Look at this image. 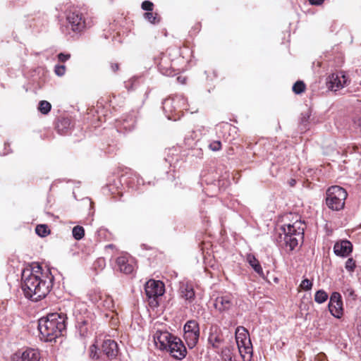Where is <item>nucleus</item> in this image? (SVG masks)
Instances as JSON below:
<instances>
[{"instance_id": "obj_10", "label": "nucleus", "mask_w": 361, "mask_h": 361, "mask_svg": "<svg viewBox=\"0 0 361 361\" xmlns=\"http://www.w3.org/2000/svg\"><path fill=\"white\" fill-rule=\"evenodd\" d=\"M166 350L170 353L173 357L177 360L183 359L187 353L186 348L183 342L177 337H175V338L171 341V343L167 348Z\"/></svg>"}, {"instance_id": "obj_6", "label": "nucleus", "mask_w": 361, "mask_h": 361, "mask_svg": "<svg viewBox=\"0 0 361 361\" xmlns=\"http://www.w3.org/2000/svg\"><path fill=\"white\" fill-rule=\"evenodd\" d=\"M184 338L190 348L197 344L200 337L199 324L195 320H189L184 325Z\"/></svg>"}, {"instance_id": "obj_16", "label": "nucleus", "mask_w": 361, "mask_h": 361, "mask_svg": "<svg viewBox=\"0 0 361 361\" xmlns=\"http://www.w3.org/2000/svg\"><path fill=\"white\" fill-rule=\"evenodd\" d=\"M116 263L119 269L124 274H129L134 271V265L132 259L126 256H121L117 258Z\"/></svg>"}, {"instance_id": "obj_29", "label": "nucleus", "mask_w": 361, "mask_h": 361, "mask_svg": "<svg viewBox=\"0 0 361 361\" xmlns=\"http://www.w3.org/2000/svg\"><path fill=\"white\" fill-rule=\"evenodd\" d=\"M300 287L304 290H310L312 287V283L309 279H305L302 281Z\"/></svg>"}, {"instance_id": "obj_17", "label": "nucleus", "mask_w": 361, "mask_h": 361, "mask_svg": "<svg viewBox=\"0 0 361 361\" xmlns=\"http://www.w3.org/2000/svg\"><path fill=\"white\" fill-rule=\"evenodd\" d=\"M102 351L110 359L115 357L118 354L117 343L113 340H106L102 344Z\"/></svg>"}, {"instance_id": "obj_30", "label": "nucleus", "mask_w": 361, "mask_h": 361, "mask_svg": "<svg viewBox=\"0 0 361 361\" xmlns=\"http://www.w3.org/2000/svg\"><path fill=\"white\" fill-rule=\"evenodd\" d=\"M345 269L349 271H353L355 268V262L353 258H348L345 262Z\"/></svg>"}, {"instance_id": "obj_34", "label": "nucleus", "mask_w": 361, "mask_h": 361, "mask_svg": "<svg viewBox=\"0 0 361 361\" xmlns=\"http://www.w3.org/2000/svg\"><path fill=\"white\" fill-rule=\"evenodd\" d=\"M153 4L149 1H145L142 3V8L148 12L153 10Z\"/></svg>"}, {"instance_id": "obj_37", "label": "nucleus", "mask_w": 361, "mask_h": 361, "mask_svg": "<svg viewBox=\"0 0 361 361\" xmlns=\"http://www.w3.org/2000/svg\"><path fill=\"white\" fill-rule=\"evenodd\" d=\"M70 57H71L70 54H63V53H60L58 55V59L61 62H65L66 61L69 59Z\"/></svg>"}, {"instance_id": "obj_40", "label": "nucleus", "mask_w": 361, "mask_h": 361, "mask_svg": "<svg viewBox=\"0 0 361 361\" xmlns=\"http://www.w3.org/2000/svg\"><path fill=\"white\" fill-rule=\"evenodd\" d=\"M172 101L169 99H166L164 102V109H166V107L170 104H171Z\"/></svg>"}, {"instance_id": "obj_18", "label": "nucleus", "mask_w": 361, "mask_h": 361, "mask_svg": "<svg viewBox=\"0 0 361 361\" xmlns=\"http://www.w3.org/2000/svg\"><path fill=\"white\" fill-rule=\"evenodd\" d=\"M247 260L250 265L253 268V269L261 276H264V272L261 265L259 264L258 260L255 258L254 255H249L247 257Z\"/></svg>"}, {"instance_id": "obj_21", "label": "nucleus", "mask_w": 361, "mask_h": 361, "mask_svg": "<svg viewBox=\"0 0 361 361\" xmlns=\"http://www.w3.org/2000/svg\"><path fill=\"white\" fill-rule=\"evenodd\" d=\"M180 294L182 298L189 301H191L195 297V292L192 288L188 286L181 287Z\"/></svg>"}, {"instance_id": "obj_13", "label": "nucleus", "mask_w": 361, "mask_h": 361, "mask_svg": "<svg viewBox=\"0 0 361 361\" xmlns=\"http://www.w3.org/2000/svg\"><path fill=\"white\" fill-rule=\"evenodd\" d=\"M214 305L220 312L227 311L233 305V297L231 295L219 296L215 299Z\"/></svg>"}, {"instance_id": "obj_28", "label": "nucleus", "mask_w": 361, "mask_h": 361, "mask_svg": "<svg viewBox=\"0 0 361 361\" xmlns=\"http://www.w3.org/2000/svg\"><path fill=\"white\" fill-rule=\"evenodd\" d=\"M103 295H101L99 293L94 292L90 294V300L98 305L100 301L102 300Z\"/></svg>"}, {"instance_id": "obj_32", "label": "nucleus", "mask_w": 361, "mask_h": 361, "mask_svg": "<svg viewBox=\"0 0 361 361\" xmlns=\"http://www.w3.org/2000/svg\"><path fill=\"white\" fill-rule=\"evenodd\" d=\"M209 149L212 151H219L221 148V142L219 140L213 141L209 144Z\"/></svg>"}, {"instance_id": "obj_12", "label": "nucleus", "mask_w": 361, "mask_h": 361, "mask_svg": "<svg viewBox=\"0 0 361 361\" xmlns=\"http://www.w3.org/2000/svg\"><path fill=\"white\" fill-rule=\"evenodd\" d=\"M175 337L167 331L157 332L154 336V342L160 350H166Z\"/></svg>"}, {"instance_id": "obj_25", "label": "nucleus", "mask_w": 361, "mask_h": 361, "mask_svg": "<svg viewBox=\"0 0 361 361\" xmlns=\"http://www.w3.org/2000/svg\"><path fill=\"white\" fill-rule=\"evenodd\" d=\"M51 108V105L47 101H41L39 104L38 109L43 114H47Z\"/></svg>"}, {"instance_id": "obj_38", "label": "nucleus", "mask_w": 361, "mask_h": 361, "mask_svg": "<svg viewBox=\"0 0 361 361\" xmlns=\"http://www.w3.org/2000/svg\"><path fill=\"white\" fill-rule=\"evenodd\" d=\"M311 5L319 6L323 4L324 0H308Z\"/></svg>"}, {"instance_id": "obj_11", "label": "nucleus", "mask_w": 361, "mask_h": 361, "mask_svg": "<svg viewBox=\"0 0 361 361\" xmlns=\"http://www.w3.org/2000/svg\"><path fill=\"white\" fill-rule=\"evenodd\" d=\"M348 79L343 72L332 73L328 78L329 87L337 91L347 85Z\"/></svg>"}, {"instance_id": "obj_3", "label": "nucleus", "mask_w": 361, "mask_h": 361, "mask_svg": "<svg viewBox=\"0 0 361 361\" xmlns=\"http://www.w3.org/2000/svg\"><path fill=\"white\" fill-rule=\"evenodd\" d=\"M301 222L296 221L293 224L284 225L282 227L284 233V242L286 249L293 250L298 245L299 241L302 240L304 228Z\"/></svg>"}, {"instance_id": "obj_41", "label": "nucleus", "mask_w": 361, "mask_h": 361, "mask_svg": "<svg viewBox=\"0 0 361 361\" xmlns=\"http://www.w3.org/2000/svg\"><path fill=\"white\" fill-rule=\"evenodd\" d=\"M295 180H291V181L290 183V185L293 186L295 185Z\"/></svg>"}, {"instance_id": "obj_9", "label": "nucleus", "mask_w": 361, "mask_h": 361, "mask_svg": "<svg viewBox=\"0 0 361 361\" xmlns=\"http://www.w3.org/2000/svg\"><path fill=\"white\" fill-rule=\"evenodd\" d=\"M145 290L149 298H157L164 293V284L161 281L151 279L146 283Z\"/></svg>"}, {"instance_id": "obj_4", "label": "nucleus", "mask_w": 361, "mask_h": 361, "mask_svg": "<svg viewBox=\"0 0 361 361\" xmlns=\"http://www.w3.org/2000/svg\"><path fill=\"white\" fill-rule=\"evenodd\" d=\"M348 196L346 190L341 186L333 185L326 192V204L333 211H340L345 206V200Z\"/></svg>"}, {"instance_id": "obj_8", "label": "nucleus", "mask_w": 361, "mask_h": 361, "mask_svg": "<svg viewBox=\"0 0 361 361\" xmlns=\"http://www.w3.org/2000/svg\"><path fill=\"white\" fill-rule=\"evenodd\" d=\"M329 310L331 314L336 317L341 318L343 314V302L340 293L334 292L330 296Z\"/></svg>"}, {"instance_id": "obj_15", "label": "nucleus", "mask_w": 361, "mask_h": 361, "mask_svg": "<svg viewBox=\"0 0 361 361\" xmlns=\"http://www.w3.org/2000/svg\"><path fill=\"white\" fill-rule=\"evenodd\" d=\"M352 244L348 240L336 243L334 247V253L338 256L346 257L352 252Z\"/></svg>"}, {"instance_id": "obj_26", "label": "nucleus", "mask_w": 361, "mask_h": 361, "mask_svg": "<svg viewBox=\"0 0 361 361\" xmlns=\"http://www.w3.org/2000/svg\"><path fill=\"white\" fill-rule=\"evenodd\" d=\"M35 231L36 233L41 237H44L49 233L48 228L44 224H40L37 226Z\"/></svg>"}, {"instance_id": "obj_24", "label": "nucleus", "mask_w": 361, "mask_h": 361, "mask_svg": "<svg viewBox=\"0 0 361 361\" xmlns=\"http://www.w3.org/2000/svg\"><path fill=\"white\" fill-rule=\"evenodd\" d=\"M73 236L75 240H80L84 237L85 230L83 227L80 226H76L73 228Z\"/></svg>"}, {"instance_id": "obj_39", "label": "nucleus", "mask_w": 361, "mask_h": 361, "mask_svg": "<svg viewBox=\"0 0 361 361\" xmlns=\"http://www.w3.org/2000/svg\"><path fill=\"white\" fill-rule=\"evenodd\" d=\"M111 68L112 71L116 72L118 70L119 66L118 63H111Z\"/></svg>"}, {"instance_id": "obj_2", "label": "nucleus", "mask_w": 361, "mask_h": 361, "mask_svg": "<svg viewBox=\"0 0 361 361\" xmlns=\"http://www.w3.org/2000/svg\"><path fill=\"white\" fill-rule=\"evenodd\" d=\"M38 329L42 339L52 341L66 331V317L58 313L49 314L39 320Z\"/></svg>"}, {"instance_id": "obj_5", "label": "nucleus", "mask_w": 361, "mask_h": 361, "mask_svg": "<svg viewBox=\"0 0 361 361\" xmlns=\"http://www.w3.org/2000/svg\"><path fill=\"white\" fill-rule=\"evenodd\" d=\"M235 341L243 361H250L252 356V346L249 334L244 327L238 326L236 329Z\"/></svg>"}, {"instance_id": "obj_36", "label": "nucleus", "mask_w": 361, "mask_h": 361, "mask_svg": "<svg viewBox=\"0 0 361 361\" xmlns=\"http://www.w3.org/2000/svg\"><path fill=\"white\" fill-rule=\"evenodd\" d=\"M344 294L348 297V298H352L353 300H355V291L353 289H352L351 288H346V290L344 291Z\"/></svg>"}, {"instance_id": "obj_14", "label": "nucleus", "mask_w": 361, "mask_h": 361, "mask_svg": "<svg viewBox=\"0 0 361 361\" xmlns=\"http://www.w3.org/2000/svg\"><path fill=\"white\" fill-rule=\"evenodd\" d=\"M20 361H39L41 356L37 349L27 348L23 352L15 355Z\"/></svg>"}, {"instance_id": "obj_31", "label": "nucleus", "mask_w": 361, "mask_h": 361, "mask_svg": "<svg viewBox=\"0 0 361 361\" xmlns=\"http://www.w3.org/2000/svg\"><path fill=\"white\" fill-rule=\"evenodd\" d=\"M144 16H145V19H147L151 23L154 24L157 23V14H154L153 13L149 11V12H146L144 14Z\"/></svg>"}, {"instance_id": "obj_19", "label": "nucleus", "mask_w": 361, "mask_h": 361, "mask_svg": "<svg viewBox=\"0 0 361 361\" xmlns=\"http://www.w3.org/2000/svg\"><path fill=\"white\" fill-rule=\"evenodd\" d=\"M89 321L83 319H78L77 328L78 332L82 337H85L87 335L89 331Z\"/></svg>"}, {"instance_id": "obj_7", "label": "nucleus", "mask_w": 361, "mask_h": 361, "mask_svg": "<svg viewBox=\"0 0 361 361\" xmlns=\"http://www.w3.org/2000/svg\"><path fill=\"white\" fill-rule=\"evenodd\" d=\"M66 18L68 25L75 32H80L86 27L85 20L78 11L70 12Z\"/></svg>"}, {"instance_id": "obj_20", "label": "nucleus", "mask_w": 361, "mask_h": 361, "mask_svg": "<svg viewBox=\"0 0 361 361\" xmlns=\"http://www.w3.org/2000/svg\"><path fill=\"white\" fill-rule=\"evenodd\" d=\"M209 343L214 348H219L222 343V339L216 333H211L208 338Z\"/></svg>"}, {"instance_id": "obj_33", "label": "nucleus", "mask_w": 361, "mask_h": 361, "mask_svg": "<svg viewBox=\"0 0 361 361\" xmlns=\"http://www.w3.org/2000/svg\"><path fill=\"white\" fill-rule=\"evenodd\" d=\"M90 356L92 359H97L99 355L97 354V348L95 345H92L90 348Z\"/></svg>"}, {"instance_id": "obj_1", "label": "nucleus", "mask_w": 361, "mask_h": 361, "mask_svg": "<svg viewBox=\"0 0 361 361\" xmlns=\"http://www.w3.org/2000/svg\"><path fill=\"white\" fill-rule=\"evenodd\" d=\"M52 279L49 271L44 272L38 264L25 269L21 277L25 296L32 301L45 298L52 288Z\"/></svg>"}, {"instance_id": "obj_35", "label": "nucleus", "mask_w": 361, "mask_h": 361, "mask_svg": "<svg viewBox=\"0 0 361 361\" xmlns=\"http://www.w3.org/2000/svg\"><path fill=\"white\" fill-rule=\"evenodd\" d=\"M66 68L65 66L60 65L56 66L55 67V73L59 76H62L65 74Z\"/></svg>"}, {"instance_id": "obj_23", "label": "nucleus", "mask_w": 361, "mask_h": 361, "mask_svg": "<svg viewBox=\"0 0 361 361\" xmlns=\"http://www.w3.org/2000/svg\"><path fill=\"white\" fill-rule=\"evenodd\" d=\"M328 299V294L324 290H319L314 295V300L319 304L324 302Z\"/></svg>"}, {"instance_id": "obj_22", "label": "nucleus", "mask_w": 361, "mask_h": 361, "mask_svg": "<svg viewBox=\"0 0 361 361\" xmlns=\"http://www.w3.org/2000/svg\"><path fill=\"white\" fill-rule=\"evenodd\" d=\"M99 307H104L105 309L111 310L114 307V300L111 297L104 295L102 300L98 304Z\"/></svg>"}, {"instance_id": "obj_27", "label": "nucleus", "mask_w": 361, "mask_h": 361, "mask_svg": "<svg viewBox=\"0 0 361 361\" xmlns=\"http://www.w3.org/2000/svg\"><path fill=\"white\" fill-rule=\"evenodd\" d=\"M305 89V85L302 81H297L293 86V91L295 94H300L304 92Z\"/></svg>"}]
</instances>
